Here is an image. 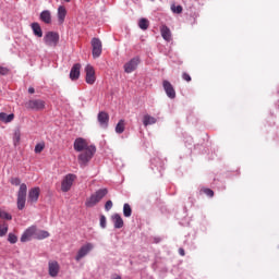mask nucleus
Here are the masks:
<instances>
[{
    "label": "nucleus",
    "instance_id": "nucleus-39",
    "mask_svg": "<svg viewBox=\"0 0 279 279\" xmlns=\"http://www.w3.org/2000/svg\"><path fill=\"white\" fill-rule=\"evenodd\" d=\"M182 80H184L185 82H191L192 78H191V75L189 73L184 72L182 74Z\"/></svg>",
    "mask_w": 279,
    "mask_h": 279
},
{
    "label": "nucleus",
    "instance_id": "nucleus-43",
    "mask_svg": "<svg viewBox=\"0 0 279 279\" xmlns=\"http://www.w3.org/2000/svg\"><path fill=\"white\" fill-rule=\"evenodd\" d=\"M111 279H122V278H121V275H117V274H116V275H112V276H111Z\"/></svg>",
    "mask_w": 279,
    "mask_h": 279
},
{
    "label": "nucleus",
    "instance_id": "nucleus-13",
    "mask_svg": "<svg viewBox=\"0 0 279 279\" xmlns=\"http://www.w3.org/2000/svg\"><path fill=\"white\" fill-rule=\"evenodd\" d=\"M162 85L167 97L169 99H175V88H173V85L169 81H163Z\"/></svg>",
    "mask_w": 279,
    "mask_h": 279
},
{
    "label": "nucleus",
    "instance_id": "nucleus-12",
    "mask_svg": "<svg viewBox=\"0 0 279 279\" xmlns=\"http://www.w3.org/2000/svg\"><path fill=\"white\" fill-rule=\"evenodd\" d=\"M40 197V187H32L28 191V204H36Z\"/></svg>",
    "mask_w": 279,
    "mask_h": 279
},
{
    "label": "nucleus",
    "instance_id": "nucleus-14",
    "mask_svg": "<svg viewBox=\"0 0 279 279\" xmlns=\"http://www.w3.org/2000/svg\"><path fill=\"white\" fill-rule=\"evenodd\" d=\"M49 231L38 230L36 226H34L33 239L37 241H43L44 239H49Z\"/></svg>",
    "mask_w": 279,
    "mask_h": 279
},
{
    "label": "nucleus",
    "instance_id": "nucleus-17",
    "mask_svg": "<svg viewBox=\"0 0 279 279\" xmlns=\"http://www.w3.org/2000/svg\"><path fill=\"white\" fill-rule=\"evenodd\" d=\"M32 238H34V226L27 228L22 236H21V243H27V241H32Z\"/></svg>",
    "mask_w": 279,
    "mask_h": 279
},
{
    "label": "nucleus",
    "instance_id": "nucleus-34",
    "mask_svg": "<svg viewBox=\"0 0 279 279\" xmlns=\"http://www.w3.org/2000/svg\"><path fill=\"white\" fill-rule=\"evenodd\" d=\"M171 10H172V12H174V14H182V5H172L171 7Z\"/></svg>",
    "mask_w": 279,
    "mask_h": 279
},
{
    "label": "nucleus",
    "instance_id": "nucleus-41",
    "mask_svg": "<svg viewBox=\"0 0 279 279\" xmlns=\"http://www.w3.org/2000/svg\"><path fill=\"white\" fill-rule=\"evenodd\" d=\"M28 93H29L31 95H34V94L36 93V89H34V87H29V88H28Z\"/></svg>",
    "mask_w": 279,
    "mask_h": 279
},
{
    "label": "nucleus",
    "instance_id": "nucleus-36",
    "mask_svg": "<svg viewBox=\"0 0 279 279\" xmlns=\"http://www.w3.org/2000/svg\"><path fill=\"white\" fill-rule=\"evenodd\" d=\"M107 227V220L104 215H100V228L106 229Z\"/></svg>",
    "mask_w": 279,
    "mask_h": 279
},
{
    "label": "nucleus",
    "instance_id": "nucleus-3",
    "mask_svg": "<svg viewBox=\"0 0 279 279\" xmlns=\"http://www.w3.org/2000/svg\"><path fill=\"white\" fill-rule=\"evenodd\" d=\"M44 43L47 47H52L56 49L58 47V43H60V34L57 32H48L44 36Z\"/></svg>",
    "mask_w": 279,
    "mask_h": 279
},
{
    "label": "nucleus",
    "instance_id": "nucleus-35",
    "mask_svg": "<svg viewBox=\"0 0 279 279\" xmlns=\"http://www.w3.org/2000/svg\"><path fill=\"white\" fill-rule=\"evenodd\" d=\"M11 184H13V186H21V179L19 177L12 178Z\"/></svg>",
    "mask_w": 279,
    "mask_h": 279
},
{
    "label": "nucleus",
    "instance_id": "nucleus-31",
    "mask_svg": "<svg viewBox=\"0 0 279 279\" xmlns=\"http://www.w3.org/2000/svg\"><path fill=\"white\" fill-rule=\"evenodd\" d=\"M8 241H9V243H11L12 245H14V243H17L19 238H17L16 234H14V233H9V235H8Z\"/></svg>",
    "mask_w": 279,
    "mask_h": 279
},
{
    "label": "nucleus",
    "instance_id": "nucleus-29",
    "mask_svg": "<svg viewBox=\"0 0 279 279\" xmlns=\"http://www.w3.org/2000/svg\"><path fill=\"white\" fill-rule=\"evenodd\" d=\"M13 141L16 144L21 143V129H16L13 134Z\"/></svg>",
    "mask_w": 279,
    "mask_h": 279
},
{
    "label": "nucleus",
    "instance_id": "nucleus-32",
    "mask_svg": "<svg viewBox=\"0 0 279 279\" xmlns=\"http://www.w3.org/2000/svg\"><path fill=\"white\" fill-rule=\"evenodd\" d=\"M45 149V142H40L35 146V154H41Z\"/></svg>",
    "mask_w": 279,
    "mask_h": 279
},
{
    "label": "nucleus",
    "instance_id": "nucleus-16",
    "mask_svg": "<svg viewBox=\"0 0 279 279\" xmlns=\"http://www.w3.org/2000/svg\"><path fill=\"white\" fill-rule=\"evenodd\" d=\"M111 221L113 223V228H116L117 230H121V228H123L124 226L123 218L120 214H113L111 216Z\"/></svg>",
    "mask_w": 279,
    "mask_h": 279
},
{
    "label": "nucleus",
    "instance_id": "nucleus-15",
    "mask_svg": "<svg viewBox=\"0 0 279 279\" xmlns=\"http://www.w3.org/2000/svg\"><path fill=\"white\" fill-rule=\"evenodd\" d=\"M98 123L100 128H108V122L110 121V116L106 111H100L98 113Z\"/></svg>",
    "mask_w": 279,
    "mask_h": 279
},
{
    "label": "nucleus",
    "instance_id": "nucleus-30",
    "mask_svg": "<svg viewBox=\"0 0 279 279\" xmlns=\"http://www.w3.org/2000/svg\"><path fill=\"white\" fill-rule=\"evenodd\" d=\"M0 219H5L7 221H12V215L8 214L5 210L0 209Z\"/></svg>",
    "mask_w": 279,
    "mask_h": 279
},
{
    "label": "nucleus",
    "instance_id": "nucleus-11",
    "mask_svg": "<svg viewBox=\"0 0 279 279\" xmlns=\"http://www.w3.org/2000/svg\"><path fill=\"white\" fill-rule=\"evenodd\" d=\"M48 272L51 278L58 277V274H60V264L57 260H50L48 263Z\"/></svg>",
    "mask_w": 279,
    "mask_h": 279
},
{
    "label": "nucleus",
    "instance_id": "nucleus-40",
    "mask_svg": "<svg viewBox=\"0 0 279 279\" xmlns=\"http://www.w3.org/2000/svg\"><path fill=\"white\" fill-rule=\"evenodd\" d=\"M161 242H162V238H160V236L154 238V243H161Z\"/></svg>",
    "mask_w": 279,
    "mask_h": 279
},
{
    "label": "nucleus",
    "instance_id": "nucleus-26",
    "mask_svg": "<svg viewBox=\"0 0 279 279\" xmlns=\"http://www.w3.org/2000/svg\"><path fill=\"white\" fill-rule=\"evenodd\" d=\"M138 27H140V29H144V31L148 29L149 28V20H147L145 17L141 19L138 22Z\"/></svg>",
    "mask_w": 279,
    "mask_h": 279
},
{
    "label": "nucleus",
    "instance_id": "nucleus-42",
    "mask_svg": "<svg viewBox=\"0 0 279 279\" xmlns=\"http://www.w3.org/2000/svg\"><path fill=\"white\" fill-rule=\"evenodd\" d=\"M179 254H180V256H185V252H184V248H179Z\"/></svg>",
    "mask_w": 279,
    "mask_h": 279
},
{
    "label": "nucleus",
    "instance_id": "nucleus-38",
    "mask_svg": "<svg viewBox=\"0 0 279 279\" xmlns=\"http://www.w3.org/2000/svg\"><path fill=\"white\" fill-rule=\"evenodd\" d=\"M10 73V69L0 66V75H8Z\"/></svg>",
    "mask_w": 279,
    "mask_h": 279
},
{
    "label": "nucleus",
    "instance_id": "nucleus-9",
    "mask_svg": "<svg viewBox=\"0 0 279 279\" xmlns=\"http://www.w3.org/2000/svg\"><path fill=\"white\" fill-rule=\"evenodd\" d=\"M93 243H86L85 245H83L75 256V262L80 263L81 258H84V256H88V253L93 250Z\"/></svg>",
    "mask_w": 279,
    "mask_h": 279
},
{
    "label": "nucleus",
    "instance_id": "nucleus-45",
    "mask_svg": "<svg viewBox=\"0 0 279 279\" xmlns=\"http://www.w3.org/2000/svg\"><path fill=\"white\" fill-rule=\"evenodd\" d=\"M68 175H73V174L70 173V174H68Z\"/></svg>",
    "mask_w": 279,
    "mask_h": 279
},
{
    "label": "nucleus",
    "instance_id": "nucleus-1",
    "mask_svg": "<svg viewBox=\"0 0 279 279\" xmlns=\"http://www.w3.org/2000/svg\"><path fill=\"white\" fill-rule=\"evenodd\" d=\"M74 149L80 151L78 163L81 167H86L97 153V147L95 145H88V142L82 137L74 141Z\"/></svg>",
    "mask_w": 279,
    "mask_h": 279
},
{
    "label": "nucleus",
    "instance_id": "nucleus-25",
    "mask_svg": "<svg viewBox=\"0 0 279 279\" xmlns=\"http://www.w3.org/2000/svg\"><path fill=\"white\" fill-rule=\"evenodd\" d=\"M117 134H123L125 132V120H120L116 125Z\"/></svg>",
    "mask_w": 279,
    "mask_h": 279
},
{
    "label": "nucleus",
    "instance_id": "nucleus-44",
    "mask_svg": "<svg viewBox=\"0 0 279 279\" xmlns=\"http://www.w3.org/2000/svg\"><path fill=\"white\" fill-rule=\"evenodd\" d=\"M63 1H65V3H71V0H63Z\"/></svg>",
    "mask_w": 279,
    "mask_h": 279
},
{
    "label": "nucleus",
    "instance_id": "nucleus-20",
    "mask_svg": "<svg viewBox=\"0 0 279 279\" xmlns=\"http://www.w3.org/2000/svg\"><path fill=\"white\" fill-rule=\"evenodd\" d=\"M31 27L34 36H36L37 38H43V28L40 27V24H38V22L32 23Z\"/></svg>",
    "mask_w": 279,
    "mask_h": 279
},
{
    "label": "nucleus",
    "instance_id": "nucleus-10",
    "mask_svg": "<svg viewBox=\"0 0 279 279\" xmlns=\"http://www.w3.org/2000/svg\"><path fill=\"white\" fill-rule=\"evenodd\" d=\"M138 64H141V59L135 57L124 64V71L126 73H134V70L138 68Z\"/></svg>",
    "mask_w": 279,
    "mask_h": 279
},
{
    "label": "nucleus",
    "instance_id": "nucleus-37",
    "mask_svg": "<svg viewBox=\"0 0 279 279\" xmlns=\"http://www.w3.org/2000/svg\"><path fill=\"white\" fill-rule=\"evenodd\" d=\"M112 201H107L106 204H105V210H112Z\"/></svg>",
    "mask_w": 279,
    "mask_h": 279
},
{
    "label": "nucleus",
    "instance_id": "nucleus-21",
    "mask_svg": "<svg viewBox=\"0 0 279 279\" xmlns=\"http://www.w3.org/2000/svg\"><path fill=\"white\" fill-rule=\"evenodd\" d=\"M160 33L163 40H167V43H171V29H169L167 25H162L160 27Z\"/></svg>",
    "mask_w": 279,
    "mask_h": 279
},
{
    "label": "nucleus",
    "instance_id": "nucleus-8",
    "mask_svg": "<svg viewBox=\"0 0 279 279\" xmlns=\"http://www.w3.org/2000/svg\"><path fill=\"white\" fill-rule=\"evenodd\" d=\"M76 175H65L61 182V191L62 193H69L71 191V186H73V182H75Z\"/></svg>",
    "mask_w": 279,
    "mask_h": 279
},
{
    "label": "nucleus",
    "instance_id": "nucleus-4",
    "mask_svg": "<svg viewBox=\"0 0 279 279\" xmlns=\"http://www.w3.org/2000/svg\"><path fill=\"white\" fill-rule=\"evenodd\" d=\"M27 202V184L22 183L17 192V210L25 208Z\"/></svg>",
    "mask_w": 279,
    "mask_h": 279
},
{
    "label": "nucleus",
    "instance_id": "nucleus-27",
    "mask_svg": "<svg viewBox=\"0 0 279 279\" xmlns=\"http://www.w3.org/2000/svg\"><path fill=\"white\" fill-rule=\"evenodd\" d=\"M123 216L124 217H132V206L130 204L125 203L123 205Z\"/></svg>",
    "mask_w": 279,
    "mask_h": 279
},
{
    "label": "nucleus",
    "instance_id": "nucleus-6",
    "mask_svg": "<svg viewBox=\"0 0 279 279\" xmlns=\"http://www.w3.org/2000/svg\"><path fill=\"white\" fill-rule=\"evenodd\" d=\"M45 106H47V104L43 99H31L25 104V108H27V110L36 111L45 110Z\"/></svg>",
    "mask_w": 279,
    "mask_h": 279
},
{
    "label": "nucleus",
    "instance_id": "nucleus-18",
    "mask_svg": "<svg viewBox=\"0 0 279 279\" xmlns=\"http://www.w3.org/2000/svg\"><path fill=\"white\" fill-rule=\"evenodd\" d=\"M80 69H82V64L75 63L70 71V80L75 81L80 80Z\"/></svg>",
    "mask_w": 279,
    "mask_h": 279
},
{
    "label": "nucleus",
    "instance_id": "nucleus-22",
    "mask_svg": "<svg viewBox=\"0 0 279 279\" xmlns=\"http://www.w3.org/2000/svg\"><path fill=\"white\" fill-rule=\"evenodd\" d=\"M40 21L46 23V25L51 24V12L49 10H45L40 13Z\"/></svg>",
    "mask_w": 279,
    "mask_h": 279
},
{
    "label": "nucleus",
    "instance_id": "nucleus-23",
    "mask_svg": "<svg viewBox=\"0 0 279 279\" xmlns=\"http://www.w3.org/2000/svg\"><path fill=\"white\" fill-rule=\"evenodd\" d=\"M0 121H2V123H12V121H14V113L8 114L5 112H1Z\"/></svg>",
    "mask_w": 279,
    "mask_h": 279
},
{
    "label": "nucleus",
    "instance_id": "nucleus-24",
    "mask_svg": "<svg viewBox=\"0 0 279 279\" xmlns=\"http://www.w3.org/2000/svg\"><path fill=\"white\" fill-rule=\"evenodd\" d=\"M156 122H157L156 118L149 114H145L143 118V124L145 125V128H147V125H154L156 124Z\"/></svg>",
    "mask_w": 279,
    "mask_h": 279
},
{
    "label": "nucleus",
    "instance_id": "nucleus-2",
    "mask_svg": "<svg viewBox=\"0 0 279 279\" xmlns=\"http://www.w3.org/2000/svg\"><path fill=\"white\" fill-rule=\"evenodd\" d=\"M108 195V189L97 190L94 194L86 199L85 206L87 208H93V206H97L105 197Z\"/></svg>",
    "mask_w": 279,
    "mask_h": 279
},
{
    "label": "nucleus",
    "instance_id": "nucleus-28",
    "mask_svg": "<svg viewBox=\"0 0 279 279\" xmlns=\"http://www.w3.org/2000/svg\"><path fill=\"white\" fill-rule=\"evenodd\" d=\"M201 193H204L207 197H215V191L208 189V187H202Z\"/></svg>",
    "mask_w": 279,
    "mask_h": 279
},
{
    "label": "nucleus",
    "instance_id": "nucleus-33",
    "mask_svg": "<svg viewBox=\"0 0 279 279\" xmlns=\"http://www.w3.org/2000/svg\"><path fill=\"white\" fill-rule=\"evenodd\" d=\"M8 234V225H0V236H5Z\"/></svg>",
    "mask_w": 279,
    "mask_h": 279
},
{
    "label": "nucleus",
    "instance_id": "nucleus-5",
    "mask_svg": "<svg viewBox=\"0 0 279 279\" xmlns=\"http://www.w3.org/2000/svg\"><path fill=\"white\" fill-rule=\"evenodd\" d=\"M92 56L93 58L97 59L101 56L102 51H104V46L101 44V39L94 37L92 39Z\"/></svg>",
    "mask_w": 279,
    "mask_h": 279
},
{
    "label": "nucleus",
    "instance_id": "nucleus-7",
    "mask_svg": "<svg viewBox=\"0 0 279 279\" xmlns=\"http://www.w3.org/2000/svg\"><path fill=\"white\" fill-rule=\"evenodd\" d=\"M85 81L86 84H89L90 86H93V84H95V82H97V75L95 74V68H93V65L87 64L85 66Z\"/></svg>",
    "mask_w": 279,
    "mask_h": 279
},
{
    "label": "nucleus",
    "instance_id": "nucleus-19",
    "mask_svg": "<svg viewBox=\"0 0 279 279\" xmlns=\"http://www.w3.org/2000/svg\"><path fill=\"white\" fill-rule=\"evenodd\" d=\"M65 19H66V8H64V5H60L58 8V22H59V25H63Z\"/></svg>",
    "mask_w": 279,
    "mask_h": 279
}]
</instances>
